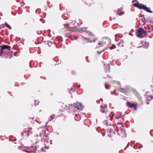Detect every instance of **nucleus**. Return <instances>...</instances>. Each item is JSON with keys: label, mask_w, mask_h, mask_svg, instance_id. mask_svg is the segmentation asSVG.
Masks as SVG:
<instances>
[{"label": "nucleus", "mask_w": 153, "mask_h": 153, "mask_svg": "<svg viewBox=\"0 0 153 153\" xmlns=\"http://www.w3.org/2000/svg\"><path fill=\"white\" fill-rule=\"evenodd\" d=\"M102 99H100V100L102 101Z\"/></svg>", "instance_id": "a18cd8bd"}, {"label": "nucleus", "mask_w": 153, "mask_h": 153, "mask_svg": "<svg viewBox=\"0 0 153 153\" xmlns=\"http://www.w3.org/2000/svg\"><path fill=\"white\" fill-rule=\"evenodd\" d=\"M87 28L86 27H83L81 28L80 29V31L86 32L87 33H88V31L87 30Z\"/></svg>", "instance_id": "f8f14e48"}, {"label": "nucleus", "mask_w": 153, "mask_h": 153, "mask_svg": "<svg viewBox=\"0 0 153 153\" xmlns=\"http://www.w3.org/2000/svg\"><path fill=\"white\" fill-rule=\"evenodd\" d=\"M93 42H95L96 41H95V40H94L93 41Z\"/></svg>", "instance_id": "37998d69"}, {"label": "nucleus", "mask_w": 153, "mask_h": 153, "mask_svg": "<svg viewBox=\"0 0 153 153\" xmlns=\"http://www.w3.org/2000/svg\"><path fill=\"white\" fill-rule=\"evenodd\" d=\"M139 17H143V16H144V15L142 14L141 13H140L138 15Z\"/></svg>", "instance_id": "393cba45"}, {"label": "nucleus", "mask_w": 153, "mask_h": 153, "mask_svg": "<svg viewBox=\"0 0 153 153\" xmlns=\"http://www.w3.org/2000/svg\"><path fill=\"white\" fill-rule=\"evenodd\" d=\"M143 147L142 145H141L140 147Z\"/></svg>", "instance_id": "c03bdc74"}, {"label": "nucleus", "mask_w": 153, "mask_h": 153, "mask_svg": "<svg viewBox=\"0 0 153 153\" xmlns=\"http://www.w3.org/2000/svg\"><path fill=\"white\" fill-rule=\"evenodd\" d=\"M134 6L137 7L139 9L144 10L145 11L149 13H153V12L152 11L149 9H150L149 8L147 7L143 4H139L138 2L134 4Z\"/></svg>", "instance_id": "f03ea898"}, {"label": "nucleus", "mask_w": 153, "mask_h": 153, "mask_svg": "<svg viewBox=\"0 0 153 153\" xmlns=\"http://www.w3.org/2000/svg\"><path fill=\"white\" fill-rule=\"evenodd\" d=\"M104 51V50L100 52H99V51H97V53H98L99 54H100L101 53L103 52Z\"/></svg>", "instance_id": "bb28decb"}, {"label": "nucleus", "mask_w": 153, "mask_h": 153, "mask_svg": "<svg viewBox=\"0 0 153 153\" xmlns=\"http://www.w3.org/2000/svg\"><path fill=\"white\" fill-rule=\"evenodd\" d=\"M3 27H4L3 26H1V25L0 26V29H1V28H2Z\"/></svg>", "instance_id": "72a5a7b5"}, {"label": "nucleus", "mask_w": 153, "mask_h": 153, "mask_svg": "<svg viewBox=\"0 0 153 153\" xmlns=\"http://www.w3.org/2000/svg\"><path fill=\"white\" fill-rule=\"evenodd\" d=\"M6 26L10 29H11V27L6 22L5 23Z\"/></svg>", "instance_id": "aec40b11"}, {"label": "nucleus", "mask_w": 153, "mask_h": 153, "mask_svg": "<svg viewBox=\"0 0 153 153\" xmlns=\"http://www.w3.org/2000/svg\"><path fill=\"white\" fill-rule=\"evenodd\" d=\"M39 136L41 137L40 141L35 142L34 144V146L29 147L27 150L28 153L34 152L37 150H40V149L43 152H45L44 149V146L45 145V143L44 142H46L48 143L49 142V138L48 137V133L46 132V130L42 131L39 134Z\"/></svg>", "instance_id": "f257e3e1"}, {"label": "nucleus", "mask_w": 153, "mask_h": 153, "mask_svg": "<svg viewBox=\"0 0 153 153\" xmlns=\"http://www.w3.org/2000/svg\"><path fill=\"white\" fill-rule=\"evenodd\" d=\"M134 1H137V0H133V1H132V2H134Z\"/></svg>", "instance_id": "58836bf2"}, {"label": "nucleus", "mask_w": 153, "mask_h": 153, "mask_svg": "<svg viewBox=\"0 0 153 153\" xmlns=\"http://www.w3.org/2000/svg\"><path fill=\"white\" fill-rule=\"evenodd\" d=\"M134 108L135 110H136L137 109V108H136V105L134 103L131 104V105L130 107V108Z\"/></svg>", "instance_id": "4468645a"}, {"label": "nucleus", "mask_w": 153, "mask_h": 153, "mask_svg": "<svg viewBox=\"0 0 153 153\" xmlns=\"http://www.w3.org/2000/svg\"><path fill=\"white\" fill-rule=\"evenodd\" d=\"M80 85H79V86H78V87H80Z\"/></svg>", "instance_id": "de8ad7c7"}, {"label": "nucleus", "mask_w": 153, "mask_h": 153, "mask_svg": "<svg viewBox=\"0 0 153 153\" xmlns=\"http://www.w3.org/2000/svg\"><path fill=\"white\" fill-rule=\"evenodd\" d=\"M146 98L147 100L150 101L153 99V97L150 95H146Z\"/></svg>", "instance_id": "1a4fd4ad"}, {"label": "nucleus", "mask_w": 153, "mask_h": 153, "mask_svg": "<svg viewBox=\"0 0 153 153\" xmlns=\"http://www.w3.org/2000/svg\"><path fill=\"white\" fill-rule=\"evenodd\" d=\"M122 11V8L119 9L117 10V15H118L120 16H121L123 14H124V13L123 12H121V13H119V12H121Z\"/></svg>", "instance_id": "9d476101"}, {"label": "nucleus", "mask_w": 153, "mask_h": 153, "mask_svg": "<svg viewBox=\"0 0 153 153\" xmlns=\"http://www.w3.org/2000/svg\"><path fill=\"white\" fill-rule=\"evenodd\" d=\"M21 134L22 136H25L27 137L29 135L28 133L27 132V131H25L23 132H22Z\"/></svg>", "instance_id": "9b49d317"}, {"label": "nucleus", "mask_w": 153, "mask_h": 153, "mask_svg": "<svg viewBox=\"0 0 153 153\" xmlns=\"http://www.w3.org/2000/svg\"><path fill=\"white\" fill-rule=\"evenodd\" d=\"M100 111L102 113H106L107 111V110L106 108L107 107V105H102L101 106Z\"/></svg>", "instance_id": "0eeeda50"}, {"label": "nucleus", "mask_w": 153, "mask_h": 153, "mask_svg": "<svg viewBox=\"0 0 153 153\" xmlns=\"http://www.w3.org/2000/svg\"><path fill=\"white\" fill-rule=\"evenodd\" d=\"M107 76L109 78H112V77H110L109 76H108V74L107 75Z\"/></svg>", "instance_id": "c9c22d12"}, {"label": "nucleus", "mask_w": 153, "mask_h": 153, "mask_svg": "<svg viewBox=\"0 0 153 153\" xmlns=\"http://www.w3.org/2000/svg\"><path fill=\"white\" fill-rule=\"evenodd\" d=\"M144 48H147L149 47V43L148 42H145L144 44L143 45Z\"/></svg>", "instance_id": "ddd939ff"}, {"label": "nucleus", "mask_w": 153, "mask_h": 153, "mask_svg": "<svg viewBox=\"0 0 153 153\" xmlns=\"http://www.w3.org/2000/svg\"><path fill=\"white\" fill-rule=\"evenodd\" d=\"M111 94H113V93H111Z\"/></svg>", "instance_id": "3c124183"}, {"label": "nucleus", "mask_w": 153, "mask_h": 153, "mask_svg": "<svg viewBox=\"0 0 153 153\" xmlns=\"http://www.w3.org/2000/svg\"><path fill=\"white\" fill-rule=\"evenodd\" d=\"M12 57V56H11L10 57V59H11Z\"/></svg>", "instance_id": "a19ab883"}, {"label": "nucleus", "mask_w": 153, "mask_h": 153, "mask_svg": "<svg viewBox=\"0 0 153 153\" xmlns=\"http://www.w3.org/2000/svg\"><path fill=\"white\" fill-rule=\"evenodd\" d=\"M152 30H153V29H152Z\"/></svg>", "instance_id": "603ef678"}, {"label": "nucleus", "mask_w": 153, "mask_h": 153, "mask_svg": "<svg viewBox=\"0 0 153 153\" xmlns=\"http://www.w3.org/2000/svg\"><path fill=\"white\" fill-rule=\"evenodd\" d=\"M114 46L116 48V46H115V45H114Z\"/></svg>", "instance_id": "49530a36"}, {"label": "nucleus", "mask_w": 153, "mask_h": 153, "mask_svg": "<svg viewBox=\"0 0 153 153\" xmlns=\"http://www.w3.org/2000/svg\"><path fill=\"white\" fill-rule=\"evenodd\" d=\"M32 130L31 128H28V129L27 130V132L28 133V134L30 133H31L32 134V132H31V130Z\"/></svg>", "instance_id": "412c9836"}, {"label": "nucleus", "mask_w": 153, "mask_h": 153, "mask_svg": "<svg viewBox=\"0 0 153 153\" xmlns=\"http://www.w3.org/2000/svg\"><path fill=\"white\" fill-rule=\"evenodd\" d=\"M45 149H48V148H49L48 147H47V146H45Z\"/></svg>", "instance_id": "f704fd0d"}, {"label": "nucleus", "mask_w": 153, "mask_h": 153, "mask_svg": "<svg viewBox=\"0 0 153 153\" xmlns=\"http://www.w3.org/2000/svg\"><path fill=\"white\" fill-rule=\"evenodd\" d=\"M137 36L139 38H142L146 36V32L142 27H140L137 30Z\"/></svg>", "instance_id": "7ed1b4c3"}, {"label": "nucleus", "mask_w": 153, "mask_h": 153, "mask_svg": "<svg viewBox=\"0 0 153 153\" xmlns=\"http://www.w3.org/2000/svg\"><path fill=\"white\" fill-rule=\"evenodd\" d=\"M85 39L86 40H89L90 39L89 38H86V37L85 38Z\"/></svg>", "instance_id": "7c9ffc66"}, {"label": "nucleus", "mask_w": 153, "mask_h": 153, "mask_svg": "<svg viewBox=\"0 0 153 153\" xmlns=\"http://www.w3.org/2000/svg\"><path fill=\"white\" fill-rule=\"evenodd\" d=\"M131 103L130 102H127V105L128 107L130 108L131 105Z\"/></svg>", "instance_id": "4be33fe9"}, {"label": "nucleus", "mask_w": 153, "mask_h": 153, "mask_svg": "<svg viewBox=\"0 0 153 153\" xmlns=\"http://www.w3.org/2000/svg\"><path fill=\"white\" fill-rule=\"evenodd\" d=\"M119 27H123L122 26H120Z\"/></svg>", "instance_id": "79ce46f5"}, {"label": "nucleus", "mask_w": 153, "mask_h": 153, "mask_svg": "<svg viewBox=\"0 0 153 153\" xmlns=\"http://www.w3.org/2000/svg\"><path fill=\"white\" fill-rule=\"evenodd\" d=\"M110 48L111 49H112V48Z\"/></svg>", "instance_id": "09e8293b"}, {"label": "nucleus", "mask_w": 153, "mask_h": 153, "mask_svg": "<svg viewBox=\"0 0 153 153\" xmlns=\"http://www.w3.org/2000/svg\"><path fill=\"white\" fill-rule=\"evenodd\" d=\"M103 123L105 124L106 126H107L108 125V121L107 120H105L103 121Z\"/></svg>", "instance_id": "a211bd4d"}, {"label": "nucleus", "mask_w": 153, "mask_h": 153, "mask_svg": "<svg viewBox=\"0 0 153 153\" xmlns=\"http://www.w3.org/2000/svg\"><path fill=\"white\" fill-rule=\"evenodd\" d=\"M104 68L106 72H109L110 69V65H104Z\"/></svg>", "instance_id": "6e6552de"}, {"label": "nucleus", "mask_w": 153, "mask_h": 153, "mask_svg": "<svg viewBox=\"0 0 153 153\" xmlns=\"http://www.w3.org/2000/svg\"><path fill=\"white\" fill-rule=\"evenodd\" d=\"M71 106L72 107H73L72 105H71Z\"/></svg>", "instance_id": "8fccbe9b"}, {"label": "nucleus", "mask_w": 153, "mask_h": 153, "mask_svg": "<svg viewBox=\"0 0 153 153\" xmlns=\"http://www.w3.org/2000/svg\"><path fill=\"white\" fill-rule=\"evenodd\" d=\"M34 102H35V103H34V105H35V106H36V105H38L39 103V100H35L34 101Z\"/></svg>", "instance_id": "6ab92c4d"}, {"label": "nucleus", "mask_w": 153, "mask_h": 153, "mask_svg": "<svg viewBox=\"0 0 153 153\" xmlns=\"http://www.w3.org/2000/svg\"><path fill=\"white\" fill-rule=\"evenodd\" d=\"M23 148L22 147L19 146L18 147V149H21V148Z\"/></svg>", "instance_id": "473e14b6"}, {"label": "nucleus", "mask_w": 153, "mask_h": 153, "mask_svg": "<svg viewBox=\"0 0 153 153\" xmlns=\"http://www.w3.org/2000/svg\"><path fill=\"white\" fill-rule=\"evenodd\" d=\"M123 42L122 41H120L118 44L117 45L118 46L123 47Z\"/></svg>", "instance_id": "dca6fc26"}, {"label": "nucleus", "mask_w": 153, "mask_h": 153, "mask_svg": "<svg viewBox=\"0 0 153 153\" xmlns=\"http://www.w3.org/2000/svg\"><path fill=\"white\" fill-rule=\"evenodd\" d=\"M55 115H53V116H51L49 118V120L50 121H51L52 120H53L54 119H56V118L55 117Z\"/></svg>", "instance_id": "2eb2a0df"}, {"label": "nucleus", "mask_w": 153, "mask_h": 153, "mask_svg": "<svg viewBox=\"0 0 153 153\" xmlns=\"http://www.w3.org/2000/svg\"><path fill=\"white\" fill-rule=\"evenodd\" d=\"M149 102H146V104H149Z\"/></svg>", "instance_id": "4c0bfd02"}, {"label": "nucleus", "mask_w": 153, "mask_h": 153, "mask_svg": "<svg viewBox=\"0 0 153 153\" xmlns=\"http://www.w3.org/2000/svg\"><path fill=\"white\" fill-rule=\"evenodd\" d=\"M121 89L124 91L123 92H126V91L125 90V89L124 88H121Z\"/></svg>", "instance_id": "c756f323"}, {"label": "nucleus", "mask_w": 153, "mask_h": 153, "mask_svg": "<svg viewBox=\"0 0 153 153\" xmlns=\"http://www.w3.org/2000/svg\"><path fill=\"white\" fill-rule=\"evenodd\" d=\"M72 73L73 74H75V72H74V73H73V71H72Z\"/></svg>", "instance_id": "e433bc0d"}, {"label": "nucleus", "mask_w": 153, "mask_h": 153, "mask_svg": "<svg viewBox=\"0 0 153 153\" xmlns=\"http://www.w3.org/2000/svg\"><path fill=\"white\" fill-rule=\"evenodd\" d=\"M113 131H114V130H113V129H111L110 130V132H113Z\"/></svg>", "instance_id": "2f4dec72"}, {"label": "nucleus", "mask_w": 153, "mask_h": 153, "mask_svg": "<svg viewBox=\"0 0 153 153\" xmlns=\"http://www.w3.org/2000/svg\"><path fill=\"white\" fill-rule=\"evenodd\" d=\"M89 34L91 35H92L93 36H94V35L92 34L91 32H89Z\"/></svg>", "instance_id": "cd10ccee"}, {"label": "nucleus", "mask_w": 153, "mask_h": 153, "mask_svg": "<svg viewBox=\"0 0 153 153\" xmlns=\"http://www.w3.org/2000/svg\"><path fill=\"white\" fill-rule=\"evenodd\" d=\"M74 107L79 110H82V105L80 103L77 102L73 104Z\"/></svg>", "instance_id": "20e7f679"}, {"label": "nucleus", "mask_w": 153, "mask_h": 153, "mask_svg": "<svg viewBox=\"0 0 153 153\" xmlns=\"http://www.w3.org/2000/svg\"><path fill=\"white\" fill-rule=\"evenodd\" d=\"M89 42H91H91H93L92 41H89Z\"/></svg>", "instance_id": "ea45409f"}, {"label": "nucleus", "mask_w": 153, "mask_h": 153, "mask_svg": "<svg viewBox=\"0 0 153 153\" xmlns=\"http://www.w3.org/2000/svg\"><path fill=\"white\" fill-rule=\"evenodd\" d=\"M52 42H51L48 41V45L49 47H50L52 45Z\"/></svg>", "instance_id": "5701e85b"}, {"label": "nucleus", "mask_w": 153, "mask_h": 153, "mask_svg": "<svg viewBox=\"0 0 153 153\" xmlns=\"http://www.w3.org/2000/svg\"><path fill=\"white\" fill-rule=\"evenodd\" d=\"M98 45H102V46H103L104 45V43H101V42H99L98 44Z\"/></svg>", "instance_id": "a878e982"}, {"label": "nucleus", "mask_w": 153, "mask_h": 153, "mask_svg": "<svg viewBox=\"0 0 153 153\" xmlns=\"http://www.w3.org/2000/svg\"><path fill=\"white\" fill-rule=\"evenodd\" d=\"M10 47L8 45H3L2 46L0 50V52L1 54H0V56H2V54L4 50L6 49H7V50H10Z\"/></svg>", "instance_id": "39448f33"}, {"label": "nucleus", "mask_w": 153, "mask_h": 153, "mask_svg": "<svg viewBox=\"0 0 153 153\" xmlns=\"http://www.w3.org/2000/svg\"><path fill=\"white\" fill-rule=\"evenodd\" d=\"M105 87L106 89H108V86L106 85V84L105 85Z\"/></svg>", "instance_id": "c85d7f7f"}, {"label": "nucleus", "mask_w": 153, "mask_h": 153, "mask_svg": "<svg viewBox=\"0 0 153 153\" xmlns=\"http://www.w3.org/2000/svg\"><path fill=\"white\" fill-rule=\"evenodd\" d=\"M114 115V114L112 112L111 113V114L110 115L109 118H110V120H113L112 117Z\"/></svg>", "instance_id": "f3484780"}, {"label": "nucleus", "mask_w": 153, "mask_h": 153, "mask_svg": "<svg viewBox=\"0 0 153 153\" xmlns=\"http://www.w3.org/2000/svg\"><path fill=\"white\" fill-rule=\"evenodd\" d=\"M69 24V23H67V24H64V26L66 28L68 27Z\"/></svg>", "instance_id": "b1692460"}, {"label": "nucleus", "mask_w": 153, "mask_h": 153, "mask_svg": "<svg viewBox=\"0 0 153 153\" xmlns=\"http://www.w3.org/2000/svg\"><path fill=\"white\" fill-rule=\"evenodd\" d=\"M117 132L118 134L119 135L122 136V135L123 137L126 136V134L125 130H123V129L121 128L118 130Z\"/></svg>", "instance_id": "423d86ee"}]
</instances>
